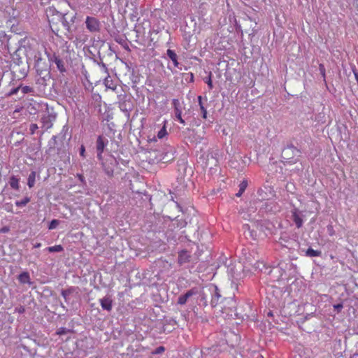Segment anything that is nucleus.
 Listing matches in <instances>:
<instances>
[{
    "label": "nucleus",
    "instance_id": "1",
    "mask_svg": "<svg viewBox=\"0 0 358 358\" xmlns=\"http://www.w3.org/2000/svg\"><path fill=\"white\" fill-rule=\"evenodd\" d=\"M69 3L66 0H59L57 5L52 4L46 9V16L52 32L59 35L61 27H69L66 20Z\"/></svg>",
    "mask_w": 358,
    "mask_h": 358
},
{
    "label": "nucleus",
    "instance_id": "2",
    "mask_svg": "<svg viewBox=\"0 0 358 358\" xmlns=\"http://www.w3.org/2000/svg\"><path fill=\"white\" fill-rule=\"evenodd\" d=\"M39 43L31 37H24L20 41V49L24 52L27 57L36 58L38 52Z\"/></svg>",
    "mask_w": 358,
    "mask_h": 358
},
{
    "label": "nucleus",
    "instance_id": "3",
    "mask_svg": "<svg viewBox=\"0 0 358 358\" xmlns=\"http://www.w3.org/2000/svg\"><path fill=\"white\" fill-rule=\"evenodd\" d=\"M300 157L301 151L293 145L285 148L281 153L282 162L288 164H296Z\"/></svg>",
    "mask_w": 358,
    "mask_h": 358
},
{
    "label": "nucleus",
    "instance_id": "4",
    "mask_svg": "<svg viewBox=\"0 0 358 358\" xmlns=\"http://www.w3.org/2000/svg\"><path fill=\"white\" fill-rule=\"evenodd\" d=\"M108 140L103 136H99L96 142V148L97 152V157L99 160L103 159L102 154L104 151L106 146L108 145Z\"/></svg>",
    "mask_w": 358,
    "mask_h": 358
},
{
    "label": "nucleus",
    "instance_id": "5",
    "mask_svg": "<svg viewBox=\"0 0 358 358\" xmlns=\"http://www.w3.org/2000/svg\"><path fill=\"white\" fill-rule=\"evenodd\" d=\"M85 24L87 29L91 32H98L100 30V22L94 17L87 16Z\"/></svg>",
    "mask_w": 358,
    "mask_h": 358
},
{
    "label": "nucleus",
    "instance_id": "6",
    "mask_svg": "<svg viewBox=\"0 0 358 358\" xmlns=\"http://www.w3.org/2000/svg\"><path fill=\"white\" fill-rule=\"evenodd\" d=\"M172 104L174 108L176 117L181 124H184L185 120L182 117V110L179 100L177 99H173L172 101Z\"/></svg>",
    "mask_w": 358,
    "mask_h": 358
},
{
    "label": "nucleus",
    "instance_id": "7",
    "mask_svg": "<svg viewBox=\"0 0 358 358\" xmlns=\"http://www.w3.org/2000/svg\"><path fill=\"white\" fill-rule=\"evenodd\" d=\"M197 294L196 288H192L188 290L185 294L180 295L178 299V303L180 305H184L187 303L189 297Z\"/></svg>",
    "mask_w": 358,
    "mask_h": 358
},
{
    "label": "nucleus",
    "instance_id": "8",
    "mask_svg": "<svg viewBox=\"0 0 358 358\" xmlns=\"http://www.w3.org/2000/svg\"><path fill=\"white\" fill-rule=\"evenodd\" d=\"M191 255L187 250H182L178 254V263L182 265L190 261Z\"/></svg>",
    "mask_w": 358,
    "mask_h": 358
},
{
    "label": "nucleus",
    "instance_id": "9",
    "mask_svg": "<svg viewBox=\"0 0 358 358\" xmlns=\"http://www.w3.org/2000/svg\"><path fill=\"white\" fill-rule=\"evenodd\" d=\"M292 220L295 223L297 228H301L303 225V219L300 216L299 210L297 208H294L292 211Z\"/></svg>",
    "mask_w": 358,
    "mask_h": 358
},
{
    "label": "nucleus",
    "instance_id": "10",
    "mask_svg": "<svg viewBox=\"0 0 358 358\" xmlns=\"http://www.w3.org/2000/svg\"><path fill=\"white\" fill-rule=\"evenodd\" d=\"M100 305L103 310L110 311L113 307V301L108 296H105L99 300Z\"/></svg>",
    "mask_w": 358,
    "mask_h": 358
},
{
    "label": "nucleus",
    "instance_id": "11",
    "mask_svg": "<svg viewBox=\"0 0 358 358\" xmlns=\"http://www.w3.org/2000/svg\"><path fill=\"white\" fill-rule=\"evenodd\" d=\"M52 121L53 117L50 115H44L41 118L43 127H44L46 130L50 129L53 125Z\"/></svg>",
    "mask_w": 358,
    "mask_h": 358
},
{
    "label": "nucleus",
    "instance_id": "12",
    "mask_svg": "<svg viewBox=\"0 0 358 358\" xmlns=\"http://www.w3.org/2000/svg\"><path fill=\"white\" fill-rule=\"evenodd\" d=\"M104 85L107 89H110L113 91H115L117 89V85L110 76H108L104 80Z\"/></svg>",
    "mask_w": 358,
    "mask_h": 358
},
{
    "label": "nucleus",
    "instance_id": "13",
    "mask_svg": "<svg viewBox=\"0 0 358 358\" xmlns=\"http://www.w3.org/2000/svg\"><path fill=\"white\" fill-rule=\"evenodd\" d=\"M166 55L173 62L175 67H178L179 63L178 61V56L174 50L168 49L166 51Z\"/></svg>",
    "mask_w": 358,
    "mask_h": 358
},
{
    "label": "nucleus",
    "instance_id": "14",
    "mask_svg": "<svg viewBox=\"0 0 358 358\" xmlns=\"http://www.w3.org/2000/svg\"><path fill=\"white\" fill-rule=\"evenodd\" d=\"M9 185L13 189L19 190L20 189V180L15 176H12L9 179Z\"/></svg>",
    "mask_w": 358,
    "mask_h": 358
},
{
    "label": "nucleus",
    "instance_id": "15",
    "mask_svg": "<svg viewBox=\"0 0 358 358\" xmlns=\"http://www.w3.org/2000/svg\"><path fill=\"white\" fill-rule=\"evenodd\" d=\"M18 280L22 284H30V275L27 271L21 273L18 276Z\"/></svg>",
    "mask_w": 358,
    "mask_h": 358
},
{
    "label": "nucleus",
    "instance_id": "16",
    "mask_svg": "<svg viewBox=\"0 0 358 358\" xmlns=\"http://www.w3.org/2000/svg\"><path fill=\"white\" fill-rule=\"evenodd\" d=\"M166 124L167 121L164 120L162 128L157 133V138L158 139H162L168 135V132L166 131Z\"/></svg>",
    "mask_w": 358,
    "mask_h": 358
},
{
    "label": "nucleus",
    "instance_id": "17",
    "mask_svg": "<svg viewBox=\"0 0 358 358\" xmlns=\"http://www.w3.org/2000/svg\"><path fill=\"white\" fill-rule=\"evenodd\" d=\"M36 182V172L32 171L29 175L28 180H27V185L29 188H31L34 186Z\"/></svg>",
    "mask_w": 358,
    "mask_h": 358
},
{
    "label": "nucleus",
    "instance_id": "18",
    "mask_svg": "<svg viewBox=\"0 0 358 358\" xmlns=\"http://www.w3.org/2000/svg\"><path fill=\"white\" fill-rule=\"evenodd\" d=\"M321 254H322L321 251L313 250L311 248H309L306 251V255L308 256V257H320L321 255Z\"/></svg>",
    "mask_w": 358,
    "mask_h": 358
},
{
    "label": "nucleus",
    "instance_id": "19",
    "mask_svg": "<svg viewBox=\"0 0 358 358\" xmlns=\"http://www.w3.org/2000/svg\"><path fill=\"white\" fill-rule=\"evenodd\" d=\"M30 198L29 196H25L22 200L21 201H16L15 204L17 207H24L27 206V203L30 202Z\"/></svg>",
    "mask_w": 358,
    "mask_h": 358
},
{
    "label": "nucleus",
    "instance_id": "20",
    "mask_svg": "<svg viewBox=\"0 0 358 358\" xmlns=\"http://www.w3.org/2000/svg\"><path fill=\"white\" fill-rule=\"evenodd\" d=\"M47 250L50 252H62L64 248L61 245H55L54 246L47 248Z\"/></svg>",
    "mask_w": 358,
    "mask_h": 358
},
{
    "label": "nucleus",
    "instance_id": "21",
    "mask_svg": "<svg viewBox=\"0 0 358 358\" xmlns=\"http://www.w3.org/2000/svg\"><path fill=\"white\" fill-rule=\"evenodd\" d=\"M55 62L60 72H64L66 71L64 62L62 59L56 58Z\"/></svg>",
    "mask_w": 358,
    "mask_h": 358
},
{
    "label": "nucleus",
    "instance_id": "22",
    "mask_svg": "<svg viewBox=\"0 0 358 358\" xmlns=\"http://www.w3.org/2000/svg\"><path fill=\"white\" fill-rule=\"evenodd\" d=\"M247 186H248V182H247V181H243V182L240 184V185H239L240 189H239L238 192L236 194V196H241V194L245 192V189H246Z\"/></svg>",
    "mask_w": 358,
    "mask_h": 358
},
{
    "label": "nucleus",
    "instance_id": "23",
    "mask_svg": "<svg viewBox=\"0 0 358 358\" xmlns=\"http://www.w3.org/2000/svg\"><path fill=\"white\" fill-rule=\"evenodd\" d=\"M20 90L23 94H28V93L34 92L33 87H31L30 86H27V85L20 86Z\"/></svg>",
    "mask_w": 358,
    "mask_h": 358
},
{
    "label": "nucleus",
    "instance_id": "24",
    "mask_svg": "<svg viewBox=\"0 0 358 358\" xmlns=\"http://www.w3.org/2000/svg\"><path fill=\"white\" fill-rule=\"evenodd\" d=\"M59 220H55H55H52L50 222V224H49V225H48V229H49L50 230L54 229H55V228L59 225Z\"/></svg>",
    "mask_w": 358,
    "mask_h": 358
},
{
    "label": "nucleus",
    "instance_id": "25",
    "mask_svg": "<svg viewBox=\"0 0 358 358\" xmlns=\"http://www.w3.org/2000/svg\"><path fill=\"white\" fill-rule=\"evenodd\" d=\"M211 75H212L211 73H210V75H209L208 78L206 80V83H207V85L208 86V88L210 90H212L213 88V81H212V79H211Z\"/></svg>",
    "mask_w": 358,
    "mask_h": 358
},
{
    "label": "nucleus",
    "instance_id": "26",
    "mask_svg": "<svg viewBox=\"0 0 358 358\" xmlns=\"http://www.w3.org/2000/svg\"><path fill=\"white\" fill-rule=\"evenodd\" d=\"M38 129V127L36 124L32 123L29 127V131L31 134H34L35 131Z\"/></svg>",
    "mask_w": 358,
    "mask_h": 358
},
{
    "label": "nucleus",
    "instance_id": "27",
    "mask_svg": "<svg viewBox=\"0 0 358 358\" xmlns=\"http://www.w3.org/2000/svg\"><path fill=\"white\" fill-rule=\"evenodd\" d=\"M164 350H165L164 347H163V346H159V347H158V348H157L155 349V352H154L153 353H154V354H156V355H157V354H161V353L164 352Z\"/></svg>",
    "mask_w": 358,
    "mask_h": 358
},
{
    "label": "nucleus",
    "instance_id": "28",
    "mask_svg": "<svg viewBox=\"0 0 358 358\" xmlns=\"http://www.w3.org/2000/svg\"><path fill=\"white\" fill-rule=\"evenodd\" d=\"M343 303H338V304L334 305V308L336 310H337L338 313H340L341 311V310L343 309Z\"/></svg>",
    "mask_w": 358,
    "mask_h": 358
},
{
    "label": "nucleus",
    "instance_id": "29",
    "mask_svg": "<svg viewBox=\"0 0 358 358\" xmlns=\"http://www.w3.org/2000/svg\"><path fill=\"white\" fill-rule=\"evenodd\" d=\"M5 210L8 213H13V206L10 203H6L4 206Z\"/></svg>",
    "mask_w": 358,
    "mask_h": 358
},
{
    "label": "nucleus",
    "instance_id": "30",
    "mask_svg": "<svg viewBox=\"0 0 358 358\" xmlns=\"http://www.w3.org/2000/svg\"><path fill=\"white\" fill-rule=\"evenodd\" d=\"M202 113V117L204 119H206L207 117V110L204 106H201V108L200 109Z\"/></svg>",
    "mask_w": 358,
    "mask_h": 358
},
{
    "label": "nucleus",
    "instance_id": "31",
    "mask_svg": "<svg viewBox=\"0 0 358 358\" xmlns=\"http://www.w3.org/2000/svg\"><path fill=\"white\" fill-rule=\"evenodd\" d=\"M80 155L83 158L85 157V146L83 145H82L81 147H80Z\"/></svg>",
    "mask_w": 358,
    "mask_h": 358
},
{
    "label": "nucleus",
    "instance_id": "32",
    "mask_svg": "<svg viewBox=\"0 0 358 358\" xmlns=\"http://www.w3.org/2000/svg\"><path fill=\"white\" fill-rule=\"evenodd\" d=\"M19 90H20V87H17L16 88H14L13 89L10 93H9V95H13V94H15L17 93V92L19 91Z\"/></svg>",
    "mask_w": 358,
    "mask_h": 358
},
{
    "label": "nucleus",
    "instance_id": "33",
    "mask_svg": "<svg viewBox=\"0 0 358 358\" xmlns=\"http://www.w3.org/2000/svg\"><path fill=\"white\" fill-rule=\"evenodd\" d=\"M66 333V328H61L60 329L58 330V331L57 332V334L58 335H62V334H65Z\"/></svg>",
    "mask_w": 358,
    "mask_h": 358
},
{
    "label": "nucleus",
    "instance_id": "34",
    "mask_svg": "<svg viewBox=\"0 0 358 358\" xmlns=\"http://www.w3.org/2000/svg\"><path fill=\"white\" fill-rule=\"evenodd\" d=\"M198 102H199V105L200 109L201 108V106H204L203 103H202V96H198Z\"/></svg>",
    "mask_w": 358,
    "mask_h": 358
},
{
    "label": "nucleus",
    "instance_id": "35",
    "mask_svg": "<svg viewBox=\"0 0 358 358\" xmlns=\"http://www.w3.org/2000/svg\"><path fill=\"white\" fill-rule=\"evenodd\" d=\"M57 142V136H53L50 141V143H52L54 145Z\"/></svg>",
    "mask_w": 358,
    "mask_h": 358
},
{
    "label": "nucleus",
    "instance_id": "36",
    "mask_svg": "<svg viewBox=\"0 0 358 358\" xmlns=\"http://www.w3.org/2000/svg\"><path fill=\"white\" fill-rule=\"evenodd\" d=\"M320 69L322 75L324 76V75H325V69H324V66L322 64L320 65Z\"/></svg>",
    "mask_w": 358,
    "mask_h": 358
},
{
    "label": "nucleus",
    "instance_id": "37",
    "mask_svg": "<svg viewBox=\"0 0 358 358\" xmlns=\"http://www.w3.org/2000/svg\"><path fill=\"white\" fill-rule=\"evenodd\" d=\"M17 312L20 313H22L24 311V308L23 307H22V306L20 308H19L18 309H17Z\"/></svg>",
    "mask_w": 358,
    "mask_h": 358
},
{
    "label": "nucleus",
    "instance_id": "38",
    "mask_svg": "<svg viewBox=\"0 0 358 358\" xmlns=\"http://www.w3.org/2000/svg\"><path fill=\"white\" fill-rule=\"evenodd\" d=\"M78 178H79V180H80V181H82V182L84 180V177H83V176H82L81 174H78Z\"/></svg>",
    "mask_w": 358,
    "mask_h": 358
},
{
    "label": "nucleus",
    "instance_id": "39",
    "mask_svg": "<svg viewBox=\"0 0 358 358\" xmlns=\"http://www.w3.org/2000/svg\"><path fill=\"white\" fill-rule=\"evenodd\" d=\"M41 246V243H38L34 245V248H40Z\"/></svg>",
    "mask_w": 358,
    "mask_h": 358
},
{
    "label": "nucleus",
    "instance_id": "40",
    "mask_svg": "<svg viewBox=\"0 0 358 358\" xmlns=\"http://www.w3.org/2000/svg\"><path fill=\"white\" fill-rule=\"evenodd\" d=\"M150 141L156 142L157 141V138L155 136H154L152 139H150Z\"/></svg>",
    "mask_w": 358,
    "mask_h": 358
},
{
    "label": "nucleus",
    "instance_id": "41",
    "mask_svg": "<svg viewBox=\"0 0 358 358\" xmlns=\"http://www.w3.org/2000/svg\"><path fill=\"white\" fill-rule=\"evenodd\" d=\"M2 231L5 232V231H8V229H2Z\"/></svg>",
    "mask_w": 358,
    "mask_h": 358
},
{
    "label": "nucleus",
    "instance_id": "42",
    "mask_svg": "<svg viewBox=\"0 0 358 358\" xmlns=\"http://www.w3.org/2000/svg\"><path fill=\"white\" fill-rule=\"evenodd\" d=\"M198 358H199V357Z\"/></svg>",
    "mask_w": 358,
    "mask_h": 358
}]
</instances>
